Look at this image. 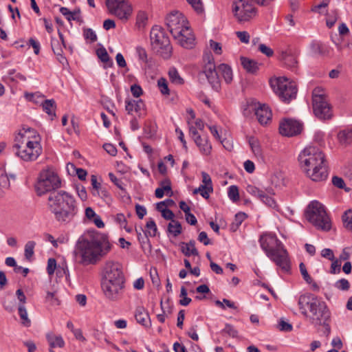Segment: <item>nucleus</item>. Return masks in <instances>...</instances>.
<instances>
[{"label": "nucleus", "mask_w": 352, "mask_h": 352, "mask_svg": "<svg viewBox=\"0 0 352 352\" xmlns=\"http://www.w3.org/2000/svg\"><path fill=\"white\" fill-rule=\"evenodd\" d=\"M111 249V245L107 235L96 232L91 234L89 238L79 239L74 253L79 263L87 265L96 264Z\"/></svg>", "instance_id": "1"}, {"label": "nucleus", "mask_w": 352, "mask_h": 352, "mask_svg": "<svg viewBox=\"0 0 352 352\" xmlns=\"http://www.w3.org/2000/svg\"><path fill=\"white\" fill-rule=\"evenodd\" d=\"M300 168L314 182H322L328 176L324 153L316 146H307L298 155Z\"/></svg>", "instance_id": "2"}, {"label": "nucleus", "mask_w": 352, "mask_h": 352, "mask_svg": "<svg viewBox=\"0 0 352 352\" xmlns=\"http://www.w3.org/2000/svg\"><path fill=\"white\" fill-rule=\"evenodd\" d=\"M41 138L36 130L23 127L15 138L13 151L21 160L29 162L36 160L42 153Z\"/></svg>", "instance_id": "3"}, {"label": "nucleus", "mask_w": 352, "mask_h": 352, "mask_svg": "<svg viewBox=\"0 0 352 352\" xmlns=\"http://www.w3.org/2000/svg\"><path fill=\"white\" fill-rule=\"evenodd\" d=\"M47 200L49 210L59 223H69L78 212L76 200L65 191L51 192Z\"/></svg>", "instance_id": "4"}, {"label": "nucleus", "mask_w": 352, "mask_h": 352, "mask_svg": "<svg viewBox=\"0 0 352 352\" xmlns=\"http://www.w3.org/2000/svg\"><path fill=\"white\" fill-rule=\"evenodd\" d=\"M298 305L301 314L314 325H320L330 318L326 303L312 294L300 296Z\"/></svg>", "instance_id": "5"}, {"label": "nucleus", "mask_w": 352, "mask_h": 352, "mask_svg": "<svg viewBox=\"0 0 352 352\" xmlns=\"http://www.w3.org/2000/svg\"><path fill=\"white\" fill-rule=\"evenodd\" d=\"M259 243L266 256L285 272L290 270L288 252L283 243L272 233H265L260 236Z\"/></svg>", "instance_id": "6"}, {"label": "nucleus", "mask_w": 352, "mask_h": 352, "mask_svg": "<svg viewBox=\"0 0 352 352\" xmlns=\"http://www.w3.org/2000/svg\"><path fill=\"white\" fill-rule=\"evenodd\" d=\"M166 25L180 45L188 49L194 47L195 36L188 26L186 18L182 13L178 11L171 12L166 17Z\"/></svg>", "instance_id": "7"}, {"label": "nucleus", "mask_w": 352, "mask_h": 352, "mask_svg": "<svg viewBox=\"0 0 352 352\" xmlns=\"http://www.w3.org/2000/svg\"><path fill=\"white\" fill-rule=\"evenodd\" d=\"M150 40L152 50L164 59H168L172 54V46L168 36L164 30L155 25L150 32Z\"/></svg>", "instance_id": "8"}, {"label": "nucleus", "mask_w": 352, "mask_h": 352, "mask_svg": "<svg viewBox=\"0 0 352 352\" xmlns=\"http://www.w3.org/2000/svg\"><path fill=\"white\" fill-rule=\"evenodd\" d=\"M306 218L316 228L328 231L331 229V220L324 206L318 201H311L306 210Z\"/></svg>", "instance_id": "9"}, {"label": "nucleus", "mask_w": 352, "mask_h": 352, "mask_svg": "<svg viewBox=\"0 0 352 352\" xmlns=\"http://www.w3.org/2000/svg\"><path fill=\"white\" fill-rule=\"evenodd\" d=\"M60 179L58 175L52 169L47 168L41 171L35 188L38 195L41 196L47 192L60 187Z\"/></svg>", "instance_id": "10"}, {"label": "nucleus", "mask_w": 352, "mask_h": 352, "mask_svg": "<svg viewBox=\"0 0 352 352\" xmlns=\"http://www.w3.org/2000/svg\"><path fill=\"white\" fill-rule=\"evenodd\" d=\"M312 104L314 115L319 119L326 120L333 117L331 107L323 91L316 88L313 91Z\"/></svg>", "instance_id": "11"}, {"label": "nucleus", "mask_w": 352, "mask_h": 352, "mask_svg": "<svg viewBox=\"0 0 352 352\" xmlns=\"http://www.w3.org/2000/svg\"><path fill=\"white\" fill-rule=\"evenodd\" d=\"M270 85L274 91L284 102H289L296 98L297 87L285 77H279L270 80Z\"/></svg>", "instance_id": "12"}, {"label": "nucleus", "mask_w": 352, "mask_h": 352, "mask_svg": "<svg viewBox=\"0 0 352 352\" xmlns=\"http://www.w3.org/2000/svg\"><path fill=\"white\" fill-rule=\"evenodd\" d=\"M105 5L109 12L120 20H128L133 12L129 0H106Z\"/></svg>", "instance_id": "13"}, {"label": "nucleus", "mask_w": 352, "mask_h": 352, "mask_svg": "<svg viewBox=\"0 0 352 352\" xmlns=\"http://www.w3.org/2000/svg\"><path fill=\"white\" fill-rule=\"evenodd\" d=\"M232 12L238 22L244 23L254 18L257 11L245 0H235L232 3Z\"/></svg>", "instance_id": "14"}, {"label": "nucleus", "mask_w": 352, "mask_h": 352, "mask_svg": "<svg viewBox=\"0 0 352 352\" xmlns=\"http://www.w3.org/2000/svg\"><path fill=\"white\" fill-rule=\"evenodd\" d=\"M101 283L124 284V276L121 265L118 263L108 261L103 268V277Z\"/></svg>", "instance_id": "15"}, {"label": "nucleus", "mask_w": 352, "mask_h": 352, "mask_svg": "<svg viewBox=\"0 0 352 352\" xmlns=\"http://www.w3.org/2000/svg\"><path fill=\"white\" fill-rule=\"evenodd\" d=\"M205 76L213 89L219 91L221 88L218 69H216L213 62L209 60L204 67L203 71L199 72V76Z\"/></svg>", "instance_id": "16"}, {"label": "nucleus", "mask_w": 352, "mask_h": 352, "mask_svg": "<svg viewBox=\"0 0 352 352\" xmlns=\"http://www.w3.org/2000/svg\"><path fill=\"white\" fill-rule=\"evenodd\" d=\"M104 296L111 301L119 300L123 294L124 284L101 283Z\"/></svg>", "instance_id": "17"}, {"label": "nucleus", "mask_w": 352, "mask_h": 352, "mask_svg": "<svg viewBox=\"0 0 352 352\" xmlns=\"http://www.w3.org/2000/svg\"><path fill=\"white\" fill-rule=\"evenodd\" d=\"M302 129V124L292 119L285 120L280 123L279 126L280 133L288 137L299 134Z\"/></svg>", "instance_id": "18"}, {"label": "nucleus", "mask_w": 352, "mask_h": 352, "mask_svg": "<svg viewBox=\"0 0 352 352\" xmlns=\"http://www.w3.org/2000/svg\"><path fill=\"white\" fill-rule=\"evenodd\" d=\"M58 36L60 38V40L61 43L58 39L56 38H52L51 41V45L52 49L54 53V54L56 56L58 60L60 63H61L63 65H67L68 62L65 56L63 55V46L65 47V41H64V37L63 34L58 30Z\"/></svg>", "instance_id": "19"}, {"label": "nucleus", "mask_w": 352, "mask_h": 352, "mask_svg": "<svg viewBox=\"0 0 352 352\" xmlns=\"http://www.w3.org/2000/svg\"><path fill=\"white\" fill-rule=\"evenodd\" d=\"M258 121L261 125L267 124L272 120V113L265 104L260 105L255 111Z\"/></svg>", "instance_id": "20"}, {"label": "nucleus", "mask_w": 352, "mask_h": 352, "mask_svg": "<svg viewBox=\"0 0 352 352\" xmlns=\"http://www.w3.org/2000/svg\"><path fill=\"white\" fill-rule=\"evenodd\" d=\"M125 109L129 114H132L133 112L138 113L139 117L145 113L144 104L140 99L137 100H126Z\"/></svg>", "instance_id": "21"}, {"label": "nucleus", "mask_w": 352, "mask_h": 352, "mask_svg": "<svg viewBox=\"0 0 352 352\" xmlns=\"http://www.w3.org/2000/svg\"><path fill=\"white\" fill-rule=\"evenodd\" d=\"M135 318L136 321L140 324L150 327L151 326L149 315L144 307H138L135 311Z\"/></svg>", "instance_id": "22"}, {"label": "nucleus", "mask_w": 352, "mask_h": 352, "mask_svg": "<svg viewBox=\"0 0 352 352\" xmlns=\"http://www.w3.org/2000/svg\"><path fill=\"white\" fill-rule=\"evenodd\" d=\"M160 185V187L156 188L155 191V195L157 198H162L165 192L168 196H171L173 195L171 183L169 179H166L161 181Z\"/></svg>", "instance_id": "23"}, {"label": "nucleus", "mask_w": 352, "mask_h": 352, "mask_svg": "<svg viewBox=\"0 0 352 352\" xmlns=\"http://www.w3.org/2000/svg\"><path fill=\"white\" fill-rule=\"evenodd\" d=\"M180 247L182 252L186 256L199 255V252L195 248V241L194 240H191L188 243L182 242L180 244Z\"/></svg>", "instance_id": "24"}, {"label": "nucleus", "mask_w": 352, "mask_h": 352, "mask_svg": "<svg viewBox=\"0 0 352 352\" xmlns=\"http://www.w3.org/2000/svg\"><path fill=\"white\" fill-rule=\"evenodd\" d=\"M46 338L51 348H63L65 345V342L61 336H56L53 333H48L46 335Z\"/></svg>", "instance_id": "25"}, {"label": "nucleus", "mask_w": 352, "mask_h": 352, "mask_svg": "<svg viewBox=\"0 0 352 352\" xmlns=\"http://www.w3.org/2000/svg\"><path fill=\"white\" fill-rule=\"evenodd\" d=\"M218 72L224 78L226 83L229 84L232 80V71L231 67L224 63L220 64L218 67Z\"/></svg>", "instance_id": "26"}, {"label": "nucleus", "mask_w": 352, "mask_h": 352, "mask_svg": "<svg viewBox=\"0 0 352 352\" xmlns=\"http://www.w3.org/2000/svg\"><path fill=\"white\" fill-rule=\"evenodd\" d=\"M241 62L243 68L249 73L254 74L258 69V63L252 59L241 57Z\"/></svg>", "instance_id": "27"}, {"label": "nucleus", "mask_w": 352, "mask_h": 352, "mask_svg": "<svg viewBox=\"0 0 352 352\" xmlns=\"http://www.w3.org/2000/svg\"><path fill=\"white\" fill-rule=\"evenodd\" d=\"M96 54L98 58L104 63L106 64L104 67H111L113 65V60L109 56L107 50L102 47L96 50Z\"/></svg>", "instance_id": "28"}, {"label": "nucleus", "mask_w": 352, "mask_h": 352, "mask_svg": "<svg viewBox=\"0 0 352 352\" xmlns=\"http://www.w3.org/2000/svg\"><path fill=\"white\" fill-rule=\"evenodd\" d=\"M195 142L200 151L205 155H208L212 149L211 145L208 143L206 139L202 138L200 135H197Z\"/></svg>", "instance_id": "29"}, {"label": "nucleus", "mask_w": 352, "mask_h": 352, "mask_svg": "<svg viewBox=\"0 0 352 352\" xmlns=\"http://www.w3.org/2000/svg\"><path fill=\"white\" fill-rule=\"evenodd\" d=\"M42 107L44 111H45L49 116H52L51 120L56 116V102L53 99L45 100L42 103Z\"/></svg>", "instance_id": "30"}, {"label": "nucleus", "mask_w": 352, "mask_h": 352, "mask_svg": "<svg viewBox=\"0 0 352 352\" xmlns=\"http://www.w3.org/2000/svg\"><path fill=\"white\" fill-rule=\"evenodd\" d=\"M148 234L144 232L142 234L140 232L138 233V239L141 244V246L144 252H151L152 246L148 239Z\"/></svg>", "instance_id": "31"}, {"label": "nucleus", "mask_w": 352, "mask_h": 352, "mask_svg": "<svg viewBox=\"0 0 352 352\" xmlns=\"http://www.w3.org/2000/svg\"><path fill=\"white\" fill-rule=\"evenodd\" d=\"M248 142L250 146L251 147L252 151L254 154V155L257 157H261L262 150L258 139L253 136H251L248 139Z\"/></svg>", "instance_id": "32"}, {"label": "nucleus", "mask_w": 352, "mask_h": 352, "mask_svg": "<svg viewBox=\"0 0 352 352\" xmlns=\"http://www.w3.org/2000/svg\"><path fill=\"white\" fill-rule=\"evenodd\" d=\"M18 312L23 326L28 327L31 325V320L28 318V311L23 305H19Z\"/></svg>", "instance_id": "33"}, {"label": "nucleus", "mask_w": 352, "mask_h": 352, "mask_svg": "<svg viewBox=\"0 0 352 352\" xmlns=\"http://www.w3.org/2000/svg\"><path fill=\"white\" fill-rule=\"evenodd\" d=\"M338 139L343 145H348L352 142V131L343 130L338 133Z\"/></svg>", "instance_id": "34"}, {"label": "nucleus", "mask_w": 352, "mask_h": 352, "mask_svg": "<svg viewBox=\"0 0 352 352\" xmlns=\"http://www.w3.org/2000/svg\"><path fill=\"white\" fill-rule=\"evenodd\" d=\"M168 76L170 82L175 85H183L184 79L180 76L179 72L175 67H170L168 70Z\"/></svg>", "instance_id": "35"}, {"label": "nucleus", "mask_w": 352, "mask_h": 352, "mask_svg": "<svg viewBox=\"0 0 352 352\" xmlns=\"http://www.w3.org/2000/svg\"><path fill=\"white\" fill-rule=\"evenodd\" d=\"M5 263L6 265L9 267H14V271L16 273H19L20 270L23 269V276L24 277H25L29 272L28 268H23L21 266L17 265L15 259L13 257H7L6 258Z\"/></svg>", "instance_id": "36"}, {"label": "nucleus", "mask_w": 352, "mask_h": 352, "mask_svg": "<svg viewBox=\"0 0 352 352\" xmlns=\"http://www.w3.org/2000/svg\"><path fill=\"white\" fill-rule=\"evenodd\" d=\"M281 59L284 61L285 64L291 69L295 68L298 63L296 58L294 56L288 54L286 52L282 53Z\"/></svg>", "instance_id": "37"}, {"label": "nucleus", "mask_w": 352, "mask_h": 352, "mask_svg": "<svg viewBox=\"0 0 352 352\" xmlns=\"http://www.w3.org/2000/svg\"><path fill=\"white\" fill-rule=\"evenodd\" d=\"M311 49L315 53L322 56H325L329 54L328 47L325 45L319 42L312 43Z\"/></svg>", "instance_id": "38"}, {"label": "nucleus", "mask_w": 352, "mask_h": 352, "mask_svg": "<svg viewBox=\"0 0 352 352\" xmlns=\"http://www.w3.org/2000/svg\"><path fill=\"white\" fill-rule=\"evenodd\" d=\"M142 230L144 232H146V234H148L149 236H155L157 231V228L155 221L153 219H150L146 224V230H143L142 229Z\"/></svg>", "instance_id": "39"}, {"label": "nucleus", "mask_w": 352, "mask_h": 352, "mask_svg": "<svg viewBox=\"0 0 352 352\" xmlns=\"http://www.w3.org/2000/svg\"><path fill=\"white\" fill-rule=\"evenodd\" d=\"M35 245L36 243L33 241H29L25 243L24 256L27 260L31 261V258H32L34 254V249L35 248Z\"/></svg>", "instance_id": "40"}, {"label": "nucleus", "mask_w": 352, "mask_h": 352, "mask_svg": "<svg viewBox=\"0 0 352 352\" xmlns=\"http://www.w3.org/2000/svg\"><path fill=\"white\" fill-rule=\"evenodd\" d=\"M148 15L144 11H139L136 16V25L138 28H143L146 25Z\"/></svg>", "instance_id": "41"}, {"label": "nucleus", "mask_w": 352, "mask_h": 352, "mask_svg": "<svg viewBox=\"0 0 352 352\" xmlns=\"http://www.w3.org/2000/svg\"><path fill=\"white\" fill-rule=\"evenodd\" d=\"M182 225L177 221L173 220L171 223H168V230L169 232L172 233L175 236H178L182 232Z\"/></svg>", "instance_id": "42"}, {"label": "nucleus", "mask_w": 352, "mask_h": 352, "mask_svg": "<svg viewBox=\"0 0 352 352\" xmlns=\"http://www.w3.org/2000/svg\"><path fill=\"white\" fill-rule=\"evenodd\" d=\"M213 188L212 187H207L206 185H200V186L197 188H195L193 190V194L196 195L199 193L204 198L208 199L210 196V193L212 192Z\"/></svg>", "instance_id": "43"}, {"label": "nucleus", "mask_w": 352, "mask_h": 352, "mask_svg": "<svg viewBox=\"0 0 352 352\" xmlns=\"http://www.w3.org/2000/svg\"><path fill=\"white\" fill-rule=\"evenodd\" d=\"M157 86L162 94L165 96H168L170 94L168 82L165 78H160L157 80Z\"/></svg>", "instance_id": "44"}, {"label": "nucleus", "mask_w": 352, "mask_h": 352, "mask_svg": "<svg viewBox=\"0 0 352 352\" xmlns=\"http://www.w3.org/2000/svg\"><path fill=\"white\" fill-rule=\"evenodd\" d=\"M342 220L345 228L352 231V210H349L344 212Z\"/></svg>", "instance_id": "45"}, {"label": "nucleus", "mask_w": 352, "mask_h": 352, "mask_svg": "<svg viewBox=\"0 0 352 352\" xmlns=\"http://www.w3.org/2000/svg\"><path fill=\"white\" fill-rule=\"evenodd\" d=\"M197 14L204 12V6L201 0H186Z\"/></svg>", "instance_id": "46"}, {"label": "nucleus", "mask_w": 352, "mask_h": 352, "mask_svg": "<svg viewBox=\"0 0 352 352\" xmlns=\"http://www.w3.org/2000/svg\"><path fill=\"white\" fill-rule=\"evenodd\" d=\"M247 215L244 212H239L235 215L234 221L231 225V228L232 230H236L242 222L246 219Z\"/></svg>", "instance_id": "47"}, {"label": "nucleus", "mask_w": 352, "mask_h": 352, "mask_svg": "<svg viewBox=\"0 0 352 352\" xmlns=\"http://www.w3.org/2000/svg\"><path fill=\"white\" fill-rule=\"evenodd\" d=\"M228 197L234 202L239 199V188L236 186H230L228 188Z\"/></svg>", "instance_id": "48"}, {"label": "nucleus", "mask_w": 352, "mask_h": 352, "mask_svg": "<svg viewBox=\"0 0 352 352\" xmlns=\"http://www.w3.org/2000/svg\"><path fill=\"white\" fill-rule=\"evenodd\" d=\"M262 197H260L259 199L267 206L274 208L276 206V202L274 199L267 194H266L264 191L262 192Z\"/></svg>", "instance_id": "49"}, {"label": "nucleus", "mask_w": 352, "mask_h": 352, "mask_svg": "<svg viewBox=\"0 0 352 352\" xmlns=\"http://www.w3.org/2000/svg\"><path fill=\"white\" fill-rule=\"evenodd\" d=\"M338 19V12L336 10L331 12V13L328 14V16H327V19L326 21L327 26L329 28H332L334 25V24L336 23V22L337 21Z\"/></svg>", "instance_id": "50"}, {"label": "nucleus", "mask_w": 352, "mask_h": 352, "mask_svg": "<svg viewBox=\"0 0 352 352\" xmlns=\"http://www.w3.org/2000/svg\"><path fill=\"white\" fill-rule=\"evenodd\" d=\"M91 182L93 188L92 194L96 196L99 195V189L102 187L100 183L98 182L97 177L94 175L91 176Z\"/></svg>", "instance_id": "51"}, {"label": "nucleus", "mask_w": 352, "mask_h": 352, "mask_svg": "<svg viewBox=\"0 0 352 352\" xmlns=\"http://www.w3.org/2000/svg\"><path fill=\"white\" fill-rule=\"evenodd\" d=\"M246 191L251 195L258 197H262L263 190L258 189L253 185H248L246 187Z\"/></svg>", "instance_id": "52"}, {"label": "nucleus", "mask_w": 352, "mask_h": 352, "mask_svg": "<svg viewBox=\"0 0 352 352\" xmlns=\"http://www.w3.org/2000/svg\"><path fill=\"white\" fill-rule=\"evenodd\" d=\"M299 268L304 280L307 283L311 284L312 283V278L308 274L305 265L303 263H300L299 265Z\"/></svg>", "instance_id": "53"}, {"label": "nucleus", "mask_w": 352, "mask_h": 352, "mask_svg": "<svg viewBox=\"0 0 352 352\" xmlns=\"http://www.w3.org/2000/svg\"><path fill=\"white\" fill-rule=\"evenodd\" d=\"M83 35L85 39H89L91 42H95L97 40L95 32L91 28L84 29Z\"/></svg>", "instance_id": "54"}, {"label": "nucleus", "mask_w": 352, "mask_h": 352, "mask_svg": "<svg viewBox=\"0 0 352 352\" xmlns=\"http://www.w3.org/2000/svg\"><path fill=\"white\" fill-rule=\"evenodd\" d=\"M335 287L340 290H348L350 287L349 281L345 278L338 280L335 283Z\"/></svg>", "instance_id": "55"}, {"label": "nucleus", "mask_w": 352, "mask_h": 352, "mask_svg": "<svg viewBox=\"0 0 352 352\" xmlns=\"http://www.w3.org/2000/svg\"><path fill=\"white\" fill-rule=\"evenodd\" d=\"M223 332L227 333L228 335L232 338H236L238 334L237 330L230 324H226L225 328L223 330Z\"/></svg>", "instance_id": "56"}, {"label": "nucleus", "mask_w": 352, "mask_h": 352, "mask_svg": "<svg viewBox=\"0 0 352 352\" xmlns=\"http://www.w3.org/2000/svg\"><path fill=\"white\" fill-rule=\"evenodd\" d=\"M56 267V261L53 258H50L47 261V272L49 275H52L54 273V271Z\"/></svg>", "instance_id": "57"}, {"label": "nucleus", "mask_w": 352, "mask_h": 352, "mask_svg": "<svg viewBox=\"0 0 352 352\" xmlns=\"http://www.w3.org/2000/svg\"><path fill=\"white\" fill-rule=\"evenodd\" d=\"M60 12L64 15L69 21L76 20L74 12L69 11V9L65 7H61L60 8Z\"/></svg>", "instance_id": "58"}, {"label": "nucleus", "mask_w": 352, "mask_h": 352, "mask_svg": "<svg viewBox=\"0 0 352 352\" xmlns=\"http://www.w3.org/2000/svg\"><path fill=\"white\" fill-rule=\"evenodd\" d=\"M278 328L282 331H291L292 330V325L283 320H280L278 322Z\"/></svg>", "instance_id": "59"}, {"label": "nucleus", "mask_w": 352, "mask_h": 352, "mask_svg": "<svg viewBox=\"0 0 352 352\" xmlns=\"http://www.w3.org/2000/svg\"><path fill=\"white\" fill-rule=\"evenodd\" d=\"M258 50L267 57H271L274 54V51L265 44H260L258 45Z\"/></svg>", "instance_id": "60"}, {"label": "nucleus", "mask_w": 352, "mask_h": 352, "mask_svg": "<svg viewBox=\"0 0 352 352\" xmlns=\"http://www.w3.org/2000/svg\"><path fill=\"white\" fill-rule=\"evenodd\" d=\"M236 34L239 39L244 43H248L250 41V34L246 31L236 32Z\"/></svg>", "instance_id": "61"}, {"label": "nucleus", "mask_w": 352, "mask_h": 352, "mask_svg": "<svg viewBox=\"0 0 352 352\" xmlns=\"http://www.w3.org/2000/svg\"><path fill=\"white\" fill-rule=\"evenodd\" d=\"M332 184L338 188H344L345 183L342 177L334 176L332 178Z\"/></svg>", "instance_id": "62"}, {"label": "nucleus", "mask_w": 352, "mask_h": 352, "mask_svg": "<svg viewBox=\"0 0 352 352\" xmlns=\"http://www.w3.org/2000/svg\"><path fill=\"white\" fill-rule=\"evenodd\" d=\"M137 53L138 54L139 58L142 60L143 62L147 63H148V58H147V53L144 48L141 47H138L136 49Z\"/></svg>", "instance_id": "63"}, {"label": "nucleus", "mask_w": 352, "mask_h": 352, "mask_svg": "<svg viewBox=\"0 0 352 352\" xmlns=\"http://www.w3.org/2000/svg\"><path fill=\"white\" fill-rule=\"evenodd\" d=\"M131 92L134 97L138 98L142 94L143 91L140 85L134 84L131 87Z\"/></svg>", "instance_id": "64"}]
</instances>
